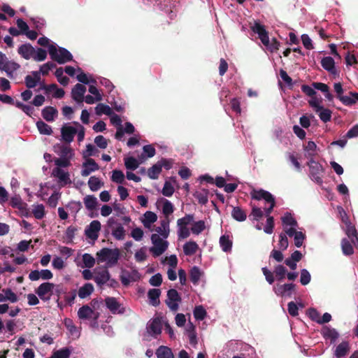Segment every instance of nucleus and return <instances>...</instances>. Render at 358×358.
Masks as SVG:
<instances>
[{"instance_id":"obj_10","label":"nucleus","mask_w":358,"mask_h":358,"mask_svg":"<svg viewBox=\"0 0 358 358\" xmlns=\"http://www.w3.org/2000/svg\"><path fill=\"white\" fill-rule=\"evenodd\" d=\"M101 229V223L98 220H93L85 229L86 236L92 240H96L99 237V231Z\"/></svg>"},{"instance_id":"obj_3","label":"nucleus","mask_w":358,"mask_h":358,"mask_svg":"<svg viewBox=\"0 0 358 358\" xmlns=\"http://www.w3.org/2000/svg\"><path fill=\"white\" fill-rule=\"evenodd\" d=\"M20 68V65L12 60H9L6 55L0 52V70L5 71L10 78H13L14 72Z\"/></svg>"},{"instance_id":"obj_46","label":"nucleus","mask_w":358,"mask_h":358,"mask_svg":"<svg viewBox=\"0 0 358 358\" xmlns=\"http://www.w3.org/2000/svg\"><path fill=\"white\" fill-rule=\"evenodd\" d=\"M2 292H3L4 301H9L11 303H15L18 301V297L17 294L15 292H13L11 289H3Z\"/></svg>"},{"instance_id":"obj_13","label":"nucleus","mask_w":358,"mask_h":358,"mask_svg":"<svg viewBox=\"0 0 358 358\" xmlns=\"http://www.w3.org/2000/svg\"><path fill=\"white\" fill-rule=\"evenodd\" d=\"M250 196L252 199L257 201L264 199L266 202L271 201L272 199L274 198V196L269 192L262 189H253L250 192Z\"/></svg>"},{"instance_id":"obj_5","label":"nucleus","mask_w":358,"mask_h":358,"mask_svg":"<svg viewBox=\"0 0 358 358\" xmlns=\"http://www.w3.org/2000/svg\"><path fill=\"white\" fill-rule=\"evenodd\" d=\"M151 241L153 246L150 248V251L152 253L154 257H159L166 250L168 242L163 241L158 234H152Z\"/></svg>"},{"instance_id":"obj_25","label":"nucleus","mask_w":358,"mask_h":358,"mask_svg":"<svg viewBox=\"0 0 358 358\" xmlns=\"http://www.w3.org/2000/svg\"><path fill=\"white\" fill-rule=\"evenodd\" d=\"M93 280L99 286H101L110 280V273L108 270L104 269L96 273Z\"/></svg>"},{"instance_id":"obj_37","label":"nucleus","mask_w":358,"mask_h":358,"mask_svg":"<svg viewBox=\"0 0 358 358\" xmlns=\"http://www.w3.org/2000/svg\"><path fill=\"white\" fill-rule=\"evenodd\" d=\"M201 276V272L199 267L194 266L189 271V278L194 285H197Z\"/></svg>"},{"instance_id":"obj_35","label":"nucleus","mask_w":358,"mask_h":358,"mask_svg":"<svg viewBox=\"0 0 358 358\" xmlns=\"http://www.w3.org/2000/svg\"><path fill=\"white\" fill-rule=\"evenodd\" d=\"M208 190L203 189L201 191H196L194 194V196L197 199L198 202L201 205H206L208 203Z\"/></svg>"},{"instance_id":"obj_14","label":"nucleus","mask_w":358,"mask_h":358,"mask_svg":"<svg viewBox=\"0 0 358 358\" xmlns=\"http://www.w3.org/2000/svg\"><path fill=\"white\" fill-rule=\"evenodd\" d=\"M85 92V86L80 83L76 84L71 90L72 99L78 103H82L84 101Z\"/></svg>"},{"instance_id":"obj_43","label":"nucleus","mask_w":358,"mask_h":358,"mask_svg":"<svg viewBox=\"0 0 358 358\" xmlns=\"http://www.w3.org/2000/svg\"><path fill=\"white\" fill-rule=\"evenodd\" d=\"M36 127L41 134L51 135L52 133L51 127L42 120L36 122Z\"/></svg>"},{"instance_id":"obj_34","label":"nucleus","mask_w":358,"mask_h":358,"mask_svg":"<svg viewBox=\"0 0 358 358\" xmlns=\"http://www.w3.org/2000/svg\"><path fill=\"white\" fill-rule=\"evenodd\" d=\"M94 291V286L91 283H86L78 289V294L80 299L89 296Z\"/></svg>"},{"instance_id":"obj_56","label":"nucleus","mask_w":358,"mask_h":358,"mask_svg":"<svg viewBox=\"0 0 358 358\" xmlns=\"http://www.w3.org/2000/svg\"><path fill=\"white\" fill-rule=\"evenodd\" d=\"M47 57V52L45 50L38 48L36 50L32 59L35 61L42 62L44 61Z\"/></svg>"},{"instance_id":"obj_27","label":"nucleus","mask_w":358,"mask_h":358,"mask_svg":"<svg viewBox=\"0 0 358 358\" xmlns=\"http://www.w3.org/2000/svg\"><path fill=\"white\" fill-rule=\"evenodd\" d=\"M149 330L154 334H160L162 333V324L161 317H155L148 325Z\"/></svg>"},{"instance_id":"obj_59","label":"nucleus","mask_w":358,"mask_h":358,"mask_svg":"<svg viewBox=\"0 0 358 358\" xmlns=\"http://www.w3.org/2000/svg\"><path fill=\"white\" fill-rule=\"evenodd\" d=\"M52 355L55 358H69L71 351L67 348H63L60 350L55 351Z\"/></svg>"},{"instance_id":"obj_40","label":"nucleus","mask_w":358,"mask_h":358,"mask_svg":"<svg viewBox=\"0 0 358 358\" xmlns=\"http://www.w3.org/2000/svg\"><path fill=\"white\" fill-rule=\"evenodd\" d=\"M162 172L160 165L156 163L148 170V176L150 179L156 180Z\"/></svg>"},{"instance_id":"obj_1","label":"nucleus","mask_w":358,"mask_h":358,"mask_svg":"<svg viewBox=\"0 0 358 358\" xmlns=\"http://www.w3.org/2000/svg\"><path fill=\"white\" fill-rule=\"evenodd\" d=\"M252 31L257 34L259 38L262 43L271 51L275 52L279 49L280 43L276 38H272L271 41H269L268 33L266 30L265 26L260 24L259 22L255 21L250 27Z\"/></svg>"},{"instance_id":"obj_33","label":"nucleus","mask_w":358,"mask_h":358,"mask_svg":"<svg viewBox=\"0 0 358 358\" xmlns=\"http://www.w3.org/2000/svg\"><path fill=\"white\" fill-rule=\"evenodd\" d=\"M231 216L238 222H243L247 218L246 212L239 206L233 207Z\"/></svg>"},{"instance_id":"obj_44","label":"nucleus","mask_w":358,"mask_h":358,"mask_svg":"<svg viewBox=\"0 0 358 358\" xmlns=\"http://www.w3.org/2000/svg\"><path fill=\"white\" fill-rule=\"evenodd\" d=\"M287 268L282 266V265H277L275 267L274 269V274L275 275L276 280L278 281H282L285 279L286 273H287Z\"/></svg>"},{"instance_id":"obj_58","label":"nucleus","mask_w":358,"mask_h":358,"mask_svg":"<svg viewBox=\"0 0 358 358\" xmlns=\"http://www.w3.org/2000/svg\"><path fill=\"white\" fill-rule=\"evenodd\" d=\"M187 331L188 334L189 343L194 345H196L197 343V339L194 326L191 324L190 327L187 329Z\"/></svg>"},{"instance_id":"obj_52","label":"nucleus","mask_w":358,"mask_h":358,"mask_svg":"<svg viewBox=\"0 0 358 358\" xmlns=\"http://www.w3.org/2000/svg\"><path fill=\"white\" fill-rule=\"evenodd\" d=\"M194 215L187 214L185 217L178 219L177 225L178 227H187V225L194 221Z\"/></svg>"},{"instance_id":"obj_62","label":"nucleus","mask_w":358,"mask_h":358,"mask_svg":"<svg viewBox=\"0 0 358 358\" xmlns=\"http://www.w3.org/2000/svg\"><path fill=\"white\" fill-rule=\"evenodd\" d=\"M112 234L117 240H123L125 236V230L122 225H119L113 230Z\"/></svg>"},{"instance_id":"obj_57","label":"nucleus","mask_w":358,"mask_h":358,"mask_svg":"<svg viewBox=\"0 0 358 358\" xmlns=\"http://www.w3.org/2000/svg\"><path fill=\"white\" fill-rule=\"evenodd\" d=\"M111 180L115 182L122 184L124 182V175L122 171L114 170L113 171Z\"/></svg>"},{"instance_id":"obj_20","label":"nucleus","mask_w":358,"mask_h":358,"mask_svg":"<svg viewBox=\"0 0 358 358\" xmlns=\"http://www.w3.org/2000/svg\"><path fill=\"white\" fill-rule=\"evenodd\" d=\"M321 333L325 339H330L331 343H334L339 336V334L335 329L328 326L323 327Z\"/></svg>"},{"instance_id":"obj_38","label":"nucleus","mask_w":358,"mask_h":358,"mask_svg":"<svg viewBox=\"0 0 358 358\" xmlns=\"http://www.w3.org/2000/svg\"><path fill=\"white\" fill-rule=\"evenodd\" d=\"M220 244L224 252H227L231 250L232 241L229 239V236H222L220 238Z\"/></svg>"},{"instance_id":"obj_55","label":"nucleus","mask_w":358,"mask_h":358,"mask_svg":"<svg viewBox=\"0 0 358 358\" xmlns=\"http://www.w3.org/2000/svg\"><path fill=\"white\" fill-rule=\"evenodd\" d=\"M173 210L174 208L171 202L169 200H165L162 207V212L166 218H169V216L173 213Z\"/></svg>"},{"instance_id":"obj_21","label":"nucleus","mask_w":358,"mask_h":358,"mask_svg":"<svg viewBox=\"0 0 358 358\" xmlns=\"http://www.w3.org/2000/svg\"><path fill=\"white\" fill-rule=\"evenodd\" d=\"M31 75H27L24 78L26 87L29 89L35 87L41 80V72L32 71Z\"/></svg>"},{"instance_id":"obj_11","label":"nucleus","mask_w":358,"mask_h":358,"mask_svg":"<svg viewBox=\"0 0 358 358\" xmlns=\"http://www.w3.org/2000/svg\"><path fill=\"white\" fill-rule=\"evenodd\" d=\"M77 132L76 128L64 124L61 129L62 138L65 143H70L73 141Z\"/></svg>"},{"instance_id":"obj_26","label":"nucleus","mask_w":358,"mask_h":358,"mask_svg":"<svg viewBox=\"0 0 358 358\" xmlns=\"http://www.w3.org/2000/svg\"><path fill=\"white\" fill-rule=\"evenodd\" d=\"M57 113V110L52 106H46L42 110V116L48 122L54 121Z\"/></svg>"},{"instance_id":"obj_63","label":"nucleus","mask_w":358,"mask_h":358,"mask_svg":"<svg viewBox=\"0 0 358 358\" xmlns=\"http://www.w3.org/2000/svg\"><path fill=\"white\" fill-rule=\"evenodd\" d=\"M311 279V276L308 270L303 268L301 271L300 282L303 285H308Z\"/></svg>"},{"instance_id":"obj_47","label":"nucleus","mask_w":358,"mask_h":358,"mask_svg":"<svg viewBox=\"0 0 358 358\" xmlns=\"http://www.w3.org/2000/svg\"><path fill=\"white\" fill-rule=\"evenodd\" d=\"M72 157H73L56 158L55 159L54 162L57 167L60 169L67 168L71 166V159Z\"/></svg>"},{"instance_id":"obj_36","label":"nucleus","mask_w":358,"mask_h":358,"mask_svg":"<svg viewBox=\"0 0 358 358\" xmlns=\"http://www.w3.org/2000/svg\"><path fill=\"white\" fill-rule=\"evenodd\" d=\"M84 203L87 210H93L96 208L97 199L94 195H87L84 198Z\"/></svg>"},{"instance_id":"obj_23","label":"nucleus","mask_w":358,"mask_h":358,"mask_svg":"<svg viewBox=\"0 0 358 358\" xmlns=\"http://www.w3.org/2000/svg\"><path fill=\"white\" fill-rule=\"evenodd\" d=\"M295 289V285L293 283H287L282 285H278L275 289V293L278 295L291 296L292 292Z\"/></svg>"},{"instance_id":"obj_28","label":"nucleus","mask_w":358,"mask_h":358,"mask_svg":"<svg viewBox=\"0 0 358 358\" xmlns=\"http://www.w3.org/2000/svg\"><path fill=\"white\" fill-rule=\"evenodd\" d=\"M157 358H174L171 349L165 345L159 346L155 352Z\"/></svg>"},{"instance_id":"obj_41","label":"nucleus","mask_w":358,"mask_h":358,"mask_svg":"<svg viewBox=\"0 0 358 358\" xmlns=\"http://www.w3.org/2000/svg\"><path fill=\"white\" fill-rule=\"evenodd\" d=\"M341 248L343 253L345 255H351L354 253V249L350 241L347 238H343L341 241Z\"/></svg>"},{"instance_id":"obj_60","label":"nucleus","mask_w":358,"mask_h":358,"mask_svg":"<svg viewBox=\"0 0 358 358\" xmlns=\"http://www.w3.org/2000/svg\"><path fill=\"white\" fill-rule=\"evenodd\" d=\"M282 222L284 224L289 225L292 227H296L298 224L295 218H294L292 217V215H291V213H286L282 217Z\"/></svg>"},{"instance_id":"obj_18","label":"nucleus","mask_w":358,"mask_h":358,"mask_svg":"<svg viewBox=\"0 0 358 358\" xmlns=\"http://www.w3.org/2000/svg\"><path fill=\"white\" fill-rule=\"evenodd\" d=\"M35 52V48L30 43L21 45L17 50L18 54L25 59L32 58Z\"/></svg>"},{"instance_id":"obj_64","label":"nucleus","mask_w":358,"mask_h":358,"mask_svg":"<svg viewBox=\"0 0 358 358\" xmlns=\"http://www.w3.org/2000/svg\"><path fill=\"white\" fill-rule=\"evenodd\" d=\"M174 192V188L171 184L170 182L166 181L164 187L162 189V193L165 196H171Z\"/></svg>"},{"instance_id":"obj_51","label":"nucleus","mask_w":358,"mask_h":358,"mask_svg":"<svg viewBox=\"0 0 358 358\" xmlns=\"http://www.w3.org/2000/svg\"><path fill=\"white\" fill-rule=\"evenodd\" d=\"M264 216V212L260 208L255 206H252V210L249 215V217L251 220L258 221Z\"/></svg>"},{"instance_id":"obj_32","label":"nucleus","mask_w":358,"mask_h":358,"mask_svg":"<svg viewBox=\"0 0 358 358\" xmlns=\"http://www.w3.org/2000/svg\"><path fill=\"white\" fill-rule=\"evenodd\" d=\"M169 218H165L161 221V227L155 229V231L164 238H166L169 234Z\"/></svg>"},{"instance_id":"obj_24","label":"nucleus","mask_w":358,"mask_h":358,"mask_svg":"<svg viewBox=\"0 0 358 358\" xmlns=\"http://www.w3.org/2000/svg\"><path fill=\"white\" fill-rule=\"evenodd\" d=\"M160 295L161 290L159 289H150L148 292L150 304L155 307L158 306L160 303Z\"/></svg>"},{"instance_id":"obj_48","label":"nucleus","mask_w":358,"mask_h":358,"mask_svg":"<svg viewBox=\"0 0 358 358\" xmlns=\"http://www.w3.org/2000/svg\"><path fill=\"white\" fill-rule=\"evenodd\" d=\"M63 73H64V70L62 67H60V68H58L56 69L55 75L56 78H57L58 82L61 85L66 86L69 84V78L67 76H64L63 75Z\"/></svg>"},{"instance_id":"obj_30","label":"nucleus","mask_w":358,"mask_h":358,"mask_svg":"<svg viewBox=\"0 0 358 358\" xmlns=\"http://www.w3.org/2000/svg\"><path fill=\"white\" fill-rule=\"evenodd\" d=\"M105 303L106 307L112 313L115 314L117 313H120L118 311V309L120 307V304L115 298L110 296L106 297L105 299Z\"/></svg>"},{"instance_id":"obj_39","label":"nucleus","mask_w":358,"mask_h":358,"mask_svg":"<svg viewBox=\"0 0 358 358\" xmlns=\"http://www.w3.org/2000/svg\"><path fill=\"white\" fill-rule=\"evenodd\" d=\"M144 220L143 221L145 227H149L151 224L155 222L157 220V215L152 211H147L144 214Z\"/></svg>"},{"instance_id":"obj_49","label":"nucleus","mask_w":358,"mask_h":358,"mask_svg":"<svg viewBox=\"0 0 358 358\" xmlns=\"http://www.w3.org/2000/svg\"><path fill=\"white\" fill-rule=\"evenodd\" d=\"M124 165L127 169L134 171L138 167L139 162L136 158L129 157L124 159Z\"/></svg>"},{"instance_id":"obj_42","label":"nucleus","mask_w":358,"mask_h":358,"mask_svg":"<svg viewBox=\"0 0 358 358\" xmlns=\"http://www.w3.org/2000/svg\"><path fill=\"white\" fill-rule=\"evenodd\" d=\"M95 111L96 114L98 115H101L102 114L111 115L113 114V110L110 107L104 103H99L95 108Z\"/></svg>"},{"instance_id":"obj_15","label":"nucleus","mask_w":358,"mask_h":358,"mask_svg":"<svg viewBox=\"0 0 358 358\" xmlns=\"http://www.w3.org/2000/svg\"><path fill=\"white\" fill-rule=\"evenodd\" d=\"M321 66L329 73L337 76L338 72L335 66L334 59L331 57H324L321 60Z\"/></svg>"},{"instance_id":"obj_54","label":"nucleus","mask_w":358,"mask_h":358,"mask_svg":"<svg viewBox=\"0 0 358 358\" xmlns=\"http://www.w3.org/2000/svg\"><path fill=\"white\" fill-rule=\"evenodd\" d=\"M317 113L318 114L320 119L324 122H329L331 119V111L329 109L324 108L323 106L322 109L320 110Z\"/></svg>"},{"instance_id":"obj_2","label":"nucleus","mask_w":358,"mask_h":358,"mask_svg":"<svg viewBox=\"0 0 358 358\" xmlns=\"http://www.w3.org/2000/svg\"><path fill=\"white\" fill-rule=\"evenodd\" d=\"M48 52L50 58L59 64H64L73 60V56L68 50L61 47L57 49L55 44L49 45Z\"/></svg>"},{"instance_id":"obj_45","label":"nucleus","mask_w":358,"mask_h":358,"mask_svg":"<svg viewBox=\"0 0 358 358\" xmlns=\"http://www.w3.org/2000/svg\"><path fill=\"white\" fill-rule=\"evenodd\" d=\"M193 314L196 320L201 321L206 317L207 312L202 306H197L194 308Z\"/></svg>"},{"instance_id":"obj_17","label":"nucleus","mask_w":358,"mask_h":358,"mask_svg":"<svg viewBox=\"0 0 358 358\" xmlns=\"http://www.w3.org/2000/svg\"><path fill=\"white\" fill-rule=\"evenodd\" d=\"M52 175L58 178L59 182H63L64 185L71 183L69 172H66L59 167L53 169Z\"/></svg>"},{"instance_id":"obj_53","label":"nucleus","mask_w":358,"mask_h":358,"mask_svg":"<svg viewBox=\"0 0 358 358\" xmlns=\"http://www.w3.org/2000/svg\"><path fill=\"white\" fill-rule=\"evenodd\" d=\"M102 185L100 180L95 176H92L89 179L88 185L90 189L93 192L100 189Z\"/></svg>"},{"instance_id":"obj_16","label":"nucleus","mask_w":358,"mask_h":358,"mask_svg":"<svg viewBox=\"0 0 358 358\" xmlns=\"http://www.w3.org/2000/svg\"><path fill=\"white\" fill-rule=\"evenodd\" d=\"M83 169L81 171V175L83 177L88 176L92 172L95 171L99 169V165L92 158H89L83 164Z\"/></svg>"},{"instance_id":"obj_6","label":"nucleus","mask_w":358,"mask_h":358,"mask_svg":"<svg viewBox=\"0 0 358 358\" xmlns=\"http://www.w3.org/2000/svg\"><path fill=\"white\" fill-rule=\"evenodd\" d=\"M310 169V177L316 183L321 185L323 182L322 176L324 174V169L322 166L314 161L313 159L310 160L308 163Z\"/></svg>"},{"instance_id":"obj_4","label":"nucleus","mask_w":358,"mask_h":358,"mask_svg":"<svg viewBox=\"0 0 358 358\" xmlns=\"http://www.w3.org/2000/svg\"><path fill=\"white\" fill-rule=\"evenodd\" d=\"M96 256L99 262H103L108 260L110 264H115L119 259L120 251L118 249L112 250L104 248L96 253Z\"/></svg>"},{"instance_id":"obj_50","label":"nucleus","mask_w":358,"mask_h":358,"mask_svg":"<svg viewBox=\"0 0 358 358\" xmlns=\"http://www.w3.org/2000/svg\"><path fill=\"white\" fill-rule=\"evenodd\" d=\"M206 229L205 222L203 220H199L194 222L191 227L192 234L199 235Z\"/></svg>"},{"instance_id":"obj_12","label":"nucleus","mask_w":358,"mask_h":358,"mask_svg":"<svg viewBox=\"0 0 358 358\" xmlns=\"http://www.w3.org/2000/svg\"><path fill=\"white\" fill-rule=\"evenodd\" d=\"M53 150L60 157H73L74 155L73 150L70 145L57 143L53 146Z\"/></svg>"},{"instance_id":"obj_31","label":"nucleus","mask_w":358,"mask_h":358,"mask_svg":"<svg viewBox=\"0 0 358 358\" xmlns=\"http://www.w3.org/2000/svg\"><path fill=\"white\" fill-rule=\"evenodd\" d=\"M198 249V244L193 241H188L183 245V252L187 256H192L194 255Z\"/></svg>"},{"instance_id":"obj_19","label":"nucleus","mask_w":358,"mask_h":358,"mask_svg":"<svg viewBox=\"0 0 358 358\" xmlns=\"http://www.w3.org/2000/svg\"><path fill=\"white\" fill-rule=\"evenodd\" d=\"M350 350L349 342L346 341H342L337 345L334 355L336 358H343L348 354Z\"/></svg>"},{"instance_id":"obj_9","label":"nucleus","mask_w":358,"mask_h":358,"mask_svg":"<svg viewBox=\"0 0 358 358\" xmlns=\"http://www.w3.org/2000/svg\"><path fill=\"white\" fill-rule=\"evenodd\" d=\"M78 316L80 320L92 319L96 323L99 317V313L98 312H95L88 305H85L79 308L78 311Z\"/></svg>"},{"instance_id":"obj_8","label":"nucleus","mask_w":358,"mask_h":358,"mask_svg":"<svg viewBox=\"0 0 358 358\" xmlns=\"http://www.w3.org/2000/svg\"><path fill=\"white\" fill-rule=\"evenodd\" d=\"M54 287L53 283L43 282L38 287L35 292L41 300L47 301L50 299Z\"/></svg>"},{"instance_id":"obj_22","label":"nucleus","mask_w":358,"mask_h":358,"mask_svg":"<svg viewBox=\"0 0 358 358\" xmlns=\"http://www.w3.org/2000/svg\"><path fill=\"white\" fill-rule=\"evenodd\" d=\"M345 233L353 244L358 248V232L355 227L350 222H348L345 226Z\"/></svg>"},{"instance_id":"obj_7","label":"nucleus","mask_w":358,"mask_h":358,"mask_svg":"<svg viewBox=\"0 0 358 358\" xmlns=\"http://www.w3.org/2000/svg\"><path fill=\"white\" fill-rule=\"evenodd\" d=\"M182 299L178 292L175 289H170L167 292V299L166 304L171 310L176 312L179 308L178 303L181 301Z\"/></svg>"},{"instance_id":"obj_61","label":"nucleus","mask_w":358,"mask_h":358,"mask_svg":"<svg viewBox=\"0 0 358 358\" xmlns=\"http://www.w3.org/2000/svg\"><path fill=\"white\" fill-rule=\"evenodd\" d=\"M83 262L85 264V266L87 268H92L95 264L94 258L90 254L85 253L83 255Z\"/></svg>"},{"instance_id":"obj_29","label":"nucleus","mask_w":358,"mask_h":358,"mask_svg":"<svg viewBox=\"0 0 358 358\" xmlns=\"http://www.w3.org/2000/svg\"><path fill=\"white\" fill-rule=\"evenodd\" d=\"M338 99L345 106H352L358 101V93L350 92L349 95H342Z\"/></svg>"}]
</instances>
